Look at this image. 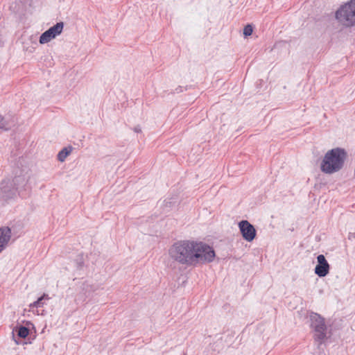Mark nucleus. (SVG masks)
Instances as JSON below:
<instances>
[{"instance_id":"nucleus-11","label":"nucleus","mask_w":355,"mask_h":355,"mask_svg":"<svg viewBox=\"0 0 355 355\" xmlns=\"http://www.w3.org/2000/svg\"><path fill=\"white\" fill-rule=\"evenodd\" d=\"M11 237V230L8 227H0V253L6 248Z\"/></svg>"},{"instance_id":"nucleus-1","label":"nucleus","mask_w":355,"mask_h":355,"mask_svg":"<svg viewBox=\"0 0 355 355\" xmlns=\"http://www.w3.org/2000/svg\"><path fill=\"white\" fill-rule=\"evenodd\" d=\"M347 152L340 147L327 150L323 156L320 164V171L327 175H331L343 170L347 159Z\"/></svg>"},{"instance_id":"nucleus-19","label":"nucleus","mask_w":355,"mask_h":355,"mask_svg":"<svg viewBox=\"0 0 355 355\" xmlns=\"http://www.w3.org/2000/svg\"><path fill=\"white\" fill-rule=\"evenodd\" d=\"M348 239L349 240H352L355 239V232H349L348 235Z\"/></svg>"},{"instance_id":"nucleus-15","label":"nucleus","mask_w":355,"mask_h":355,"mask_svg":"<svg viewBox=\"0 0 355 355\" xmlns=\"http://www.w3.org/2000/svg\"><path fill=\"white\" fill-rule=\"evenodd\" d=\"M253 32V26L251 24H247L243 28V35L245 37L250 36Z\"/></svg>"},{"instance_id":"nucleus-2","label":"nucleus","mask_w":355,"mask_h":355,"mask_svg":"<svg viewBox=\"0 0 355 355\" xmlns=\"http://www.w3.org/2000/svg\"><path fill=\"white\" fill-rule=\"evenodd\" d=\"M194 247L193 241H178L171 245L168 254L173 260L180 264L194 266Z\"/></svg>"},{"instance_id":"nucleus-3","label":"nucleus","mask_w":355,"mask_h":355,"mask_svg":"<svg viewBox=\"0 0 355 355\" xmlns=\"http://www.w3.org/2000/svg\"><path fill=\"white\" fill-rule=\"evenodd\" d=\"M22 187L24 188V191L29 189L25 178L22 176H16L12 180H4L1 183L0 198L3 200L12 199L17 193L24 198L26 194L23 193Z\"/></svg>"},{"instance_id":"nucleus-8","label":"nucleus","mask_w":355,"mask_h":355,"mask_svg":"<svg viewBox=\"0 0 355 355\" xmlns=\"http://www.w3.org/2000/svg\"><path fill=\"white\" fill-rule=\"evenodd\" d=\"M239 227L243 238L248 241H252L257 235L254 227L248 220H243L239 223Z\"/></svg>"},{"instance_id":"nucleus-14","label":"nucleus","mask_w":355,"mask_h":355,"mask_svg":"<svg viewBox=\"0 0 355 355\" xmlns=\"http://www.w3.org/2000/svg\"><path fill=\"white\" fill-rule=\"evenodd\" d=\"M10 129V123L0 114V130L8 131Z\"/></svg>"},{"instance_id":"nucleus-20","label":"nucleus","mask_w":355,"mask_h":355,"mask_svg":"<svg viewBox=\"0 0 355 355\" xmlns=\"http://www.w3.org/2000/svg\"><path fill=\"white\" fill-rule=\"evenodd\" d=\"M184 355H186V354H184Z\"/></svg>"},{"instance_id":"nucleus-7","label":"nucleus","mask_w":355,"mask_h":355,"mask_svg":"<svg viewBox=\"0 0 355 355\" xmlns=\"http://www.w3.org/2000/svg\"><path fill=\"white\" fill-rule=\"evenodd\" d=\"M64 28V23L60 21L56 23L54 26L50 27L48 30L44 31L40 37L39 42L40 44H44L51 40L54 39L56 36L61 34Z\"/></svg>"},{"instance_id":"nucleus-18","label":"nucleus","mask_w":355,"mask_h":355,"mask_svg":"<svg viewBox=\"0 0 355 355\" xmlns=\"http://www.w3.org/2000/svg\"><path fill=\"white\" fill-rule=\"evenodd\" d=\"M133 130L137 133H141V128L139 125L135 126L133 128Z\"/></svg>"},{"instance_id":"nucleus-16","label":"nucleus","mask_w":355,"mask_h":355,"mask_svg":"<svg viewBox=\"0 0 355 355\" xmlns=\"http://www.w3.org/2000/svg\"><path fill=\"white\" fill-rule=\"evenodd\" d=\"M76 264H77V268L78 269H80L83 265H84V261H83V257H79L78 259H77L76 260Z\"/></svg>"},{"instance_id":"nucleus-17","label":"nucleus","mask_w":355,"mask_h":355,"mask_svg":"<svg viewBox=\"0 0 355 355\" xmlns=\"http://www.w3.org/2000/svg\"><path fill=\"white\" fill-rule=\"evenodd\" d=\"M184 91V89L182 86H178L177 87L175 90H174V93H176V94H179V93H181Z\"/></svg>"},{"instance_id":"nucleus-13","label":"nucleus","mask_w":355,"mask_h":355,"mask_svg":"<svg viewBox=\"0 0 355 355\" xmlns=\"http://www.w3.org/2000/svg\"><path fill=\"white\" fill-rule=\"evenodd\" d=\"M49 297L48 295L44 293L41 297H40L36 301L30 304V308L33 309L34 307H41L44 304V300H49Z\"/></svg>"},{"instance_id":"nucleus-6","label":"nucleus","mask_w":355,"mask_h":355,"mask_svg":"<svg viewBox=\"0 0 355 355\" xmlns=\"http://www.w3.org/2000/svg\"><path fill=\"white\" fill-rule=\"evenodd\" d=\"M309 318L311 322L310 326L315 332L314 339L321 345L327 339V327L325 324L324 318L315 312H311Z\"/></svg>"},{"instance_id":"nucleus-4","label":"nucleus","mask_w":355,"mask_h":355,"mask_svg":"<svg viewBox=\"0 0 355 355\" xmlns=\"http://www.w3.org/2000/svg\"><path fill=\"white\" fill-rule=\"evenodd\" d=\"M194 266L198 263H209L214 261L216 253L212 247L202 241H193Z\"/></svg>"},{"instance_id":"nucleus-9","label":"nucleus","mask_w":355,"mask_h":355,"mask_svg":"<svg viewBox=\"0 0 355 355\" xmlns=\"http://www.w3.org/2000/svg\"><path fill=\"white\" fill-rule=\"evenodd\" d=\"M318 263L315 267L314 272L319 277H324L329 272L330 266L323 254L317 257Z\"/></svg>"},{"instance_id":"nucleus-10","label":"nucleus","mask_w":355,"mask_h":355,"mask_svg":"<svg viewBox=\"0 0 355 355\" xmlns=\"http://www.w3.org/2000/svg\"><path fill=\"white\" fill-rule=\"evenodd\" d=\"M34 328V324L30 322H26V326L21 324L17 325L12 330V333H15L20 338H26L30 332V328Z\"/></svg>"},{"instance_id":"nucleus-5","label":"nucleus","mask_w":355,"mask_h":355,"mask_svg":"<svg viewBox=\"0 0 355 355\" xmlns=\"http://www.w3.org/2000/svg\"><path fill=\"white\" fill-rule=\"evenodd\" d=\"M336 19L347 26L355 25V0L342 5L335 13Z\"/></svg>"},{"instance_id":"nucleus-12","label":"nucleus","mask_w":355,"mask_h":355,"mask_svg":"<svg viewBox=\"0 0 355 355\" xmlns=\"http://www.w3.org/2000/svg\"><path fill=\"white\" fill-rule=\"evenodd\" d=\"M73 150V147L71 146H68L67 147L63 148L58 154L57 158L58 160L63 162L67 156L70 155Z\"/></svg>"}]
</instances>
